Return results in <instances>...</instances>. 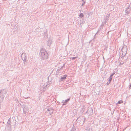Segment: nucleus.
I'll return each instance as SVG.
<instances>
[{"label": "nucleus", "mask_w": 131, "mask_h": 131, "mask_svg": "<svg viewBox=\"0 0 131 131\" xmlns=\"http://www.w3.org/2000/svg\"><path fill=\"white\" fill-rule=\"evenodd\" d=\"M130 11V9L129 7L127 8L125 10V15H128V14H129Z\"/></svg>", "instance_id": "nucleus-7"}, {"label": "nucleus", "mask_w": 131, "mask_h": 131, "mask_svg": "<svg viewBox=\"0 0 131 131\" xmlns=\"http://www.w3.org/2000/svg\"><path fill=\"white\" fill-rule=\"evenodd\" d=\"M66 105V103H64L62 104V105Z\"/></svg>", "instance_id": "nucleus-27"}, {"label": "nucleus", "mask_w": 131, "mask_h": 131, "mask_svg": "<svg viewBox=\"0 0 131 131\" xmlns=\"http://www.w3.org/2000/svg\"><path fill=\"white\" fill-rule=\"evenodd\" d=\"M103 26L102 25H101L100 27H99V29H98V30L97 31V32L95 34V35L94 36H95L96 35V34H97L100 31V30L102 29L103 28Z\"/></svg>", "instance_id": "nucleus-10"}, {"label": "nucleus", "mask_w": 131, "mask_h": 131, "mask_svg": "<svg viewBox=\"0 0 131 131\" xmlns=\"http://www.w3.org/2000/svg\"><path fill=\"white\" fill-rule=\"evenodd\" d=\"M83 3H82V4L81 5V6H83L85 4V3L86 2V1L85 0L84 1V2H83Z\"/></svg>", "instance_id": "nucleus-20"}, {"label": "nucleus", "mask_w": 131, "mask_h": 131, "mask_svg": "<svg viewBox=\"0 0 131 131\" xmlns=\"http://www.w3.org/2000/svg\"><path fill=\"white\" fill-rule=\"evenodd\" d=\"M82 1L83 2H84L85 1H84V0H82Z\"/></svg>", "instance_id": "nucleus-30"}, {"label": "nucleus", "mask_w": 131, "mask_h": 131, "mask_svg": "<svg viewBox=\"0 0 131 131\" xmlns=\"http://www.w3.org/2000/svg\"><path fill=\"white\" fill-rule=\"evenodd\" d=\"M77 57H72V58H71V59H72V60H74V59H75V58H77Z\"/></svg>", "instance_id": "nucleus-25"}, {"label": "nucleus", "mask_w": 131, "mask_h": 131, "mask_svg": "<svg viewBox=\"0 0 131 131\" xmlns=\"http://www.w3.org/2000/svg\"><path fill=\"white\" fill-rule=\"evenodd\" d=\"M26 54L25 53H23L21 54V57L22 60L24 61H26L27 60Z\"/></svg>", "instance_id": "nucleus-3"}, {"label": "nucleus", "mask_w": 131, "mask_h": 131, "mask_svg": "<svg viewBox=\"0 0 131 131\" xmlns=\"http://www.w3.org/2000/svg\"><path fill=\"white\" fill-rule=\"evenodd\" d=\"M45 34L46 35H46H47V33H46Z\"/></svg>", "instance_id": "nucleus-31"}, {"label": "nucleus", "mask_w": 131, "mask_h": 131, "mask_svg": "<svg viewBox=\"0 0 131 131\" xmlns=\"http://www.w3.org/2000/svg\"><path fill=\"white\" fill-rule=\"evenodd\" d=\"M11 123V121L10 118H9L8 120L7 123V125L8 126H10V125Z\"/></svg>", "instance_id": "nucleus-13"}, {"label": "nucleus", "mask_w": 131, "mask_h": 131, "mask_svg": "<svg viewBox=\"0 0 131 131\" xmlns=\"http://www.w3.org/2000/svg\"><path fill=\"white\" fill-rule=\"evenodd\" d=\"M39 54L41 56V58L43 60L47 59L48 58V53L43 48H42L40 50Z\"/></svg>", "instance_id": "nucleus-1"}, {"label": "nucleus", "mask_w": 131, "mask_h": 131, "mask_svg": "<svg viewBox=\"0 0 131 131\" xmlns=\"http://www.w3.org/2000/svg\"><path fill=\"white\" fill-rule=\"evenodd\" d=\"M75 130L76 129L74 127V126H73V127L72 128L70 131H75Z\"/></svg>", "instance_id": "nucleus-15"}, {"label": "nucleus", "mask_w": 131, "mask_h": 131, "mask_svg": "<svg viewBox=\"0 0 131 131\" xmlns=\"http://www.w3.org/2000/svg\"><path fill=\"white\" fill-rule=\"evenodd\" d=\"M88 112V113L90 115L93 114V110L91 108H90V109H89L86 112Z\"/></svg>", "instance_id": "nucleus-9"}, {"label": "nucleus", "mask_w": 131, "mask_h": 131, "mask_svg": "<svg viewBox=\"0 0 131 131\" xmlns=\"http://www.w3.org/2000/svg\"><path fill=\"white\" fill-rule=\"evenodd\" d=\"M123 102V101L122 100H120L118 101V104H121Z\"/></svg>", "instance_id": "nucleus-21"}, {"label": "nucleus", "mask_w": 131, "mask_h": 131, "mask_svg": "<svg viewBox=\"0 0 131 131\" xmlns=\"http://www.w3.org/2000/svg\"><path fill=\"white\" fill-rule=\"evenodd\" d=\"M124 56L119 57L118 60L120 64L122 65L125 63L124 60Z\"/></svg>", "instance_id": "nucleus-4"}, {"label": "nucleus", "mask_w": 131, "mask_h": 131, "mask_svg": "<svg viewBox=\"0 0 131 131\" xmlns=\"http://www.w3.org/2000/svg\"><path fill=\"white\" fill-rule=\"evenodd\" d=\"M52 41L51 39V40H49L47 41V46H50L51 44L52 43Z\"/></svg>", "instance_id": "nucleus-11"}, {"label": "nucleus", "mask_w": 131, "mask_h": 131, "mask_svg": "<svg viewBox=\"0 0 131 131\" xmlns=\"http://www.w3.org/2000/svg\"><path fill=\"white\" fill-rule=\"evenodd\" d=\"M23 97H24V98L25 99H28L30 97L29 96H28V97H26V96H25V97H24V96H23Z\"/></svg>", "instance_id": "nucleus-26"}, {"label": "nucleus", "mask_w": 131, "mask_h": 131, "mask_svg": "<svg viewBox=\"0 0 131 131\" xmlns=\"http://www.w3.org/2000/svg\"><path fill=\"white\" fill-rule=\"evenodd\" d=\"M0 92L2 94L1 95L2 96V97L4 98V95H3V94H5L7 93V91L5 89H3L0 91Z\"/></svg>", "instance_id": "nucleus-5"}, {"label": "nucleus", "mask_w": 131, "mask_h": 131, "mask_svg": "<svg viewBox=\"0 0 131 131\" xmlns=\"http://www.w3.org/2000/svg\"><path fill=\"white\" fill-rule=\"evenodd\" d=\"M67 77V76L66 75H64L63 77H61V78L60 79V81H62L64 80Z\"/></svg>", "instance_id": "nucleus-6"}, {"label": "nucleus", "mask_w": 131, "mask_h": 131, "mask_svg": "<svg viewBox=\"0 0 131 131\" xmlns=\"http://www.w3.org/2000/svg\"><path fill=\"white\" fill-rule=\"evenodd\" d=\"M110 83L109 82H107V84L108 85H109L110 84Z\"/></svg>", "instance_id": "nucleus-29"}, {"label": "nucleus", "mask_w": 131, "mask_h": 131, "mask_svg": "<svg viewBox=\"0 0 131 131\" xmlns=\"http://www.w3.org/2000/svg\"><path fill=\"white\" fill-rule=\"evenodd\" d=\"M25 109H26V108H25V107L23 109V112L24 114H25L26 113V112L25 111Z\"/></svg>", "instance_id": "nucleus-22"}, {"label": "nucleus", "mask_w": 131, "mask_h": 131, "mask_svg": "<svg viewBox=\"0 0 131 131\" xmlns=\"http://www.w3.org/2000/svg\"><path fill=\"white\" fill-rule=\"evenodd\" d=\"M70 98H69V99H67V100H66L64 101V100L62 101V102L66 103L70 101Z\"/></svg>", "instance_id": "nucleus-14"}, {"label": "nucleus", "mask_w": 131, "mask_h": 131, "mask_svg": "<svg viewBox=\"0 0 131 131\" xmlns=\"http://www.w3.org/2000/svg\"><path fill=\"white\" fill-rule=\"evenodd\" d=\"M64 65V64L63 66H61V68L58 67L57 70H60L61 69L63 68V67Z\"/></svg>", "instance_id": "nucleus-19"}, {"label": "nucleus", "mask_w": 131, "mask_h": 131, "mask_svg": "<svg viewBox=\"0 0 131 131\" xmlns=\"http://www.w3.org/2000/svg\"><path fill=\"white\" fill-rule=\"evenodd\" d=\"M124 62H125L126 61H127V59H128V58L127 57H124Z\"/></svg>", "instance_id": "nucleus-17"}, {"label": "nucleus", "mask_w": 131, "mask_h": 131, "mask_svg": "<svg viewBox=\"0 0 131 131\" xmlns=\"http://www.w3.org/2000/svg\"><path fill=\"white\" fill-rule=\"evenodd\" d=\"M46 112L47 113H49L50 115H51L53 113V111L50 108L48 109Z\"/></svg>", "instance_id": "nucleus-8"}, {"label": "nucleus", "mask_w": 131, "mask_h": 131, "mask_svg": "<svg viewBox=\"0 0 131 131\" xmlns=\"http://www.w3.org/2000/svg\"><path fill=\"white\" fill-rule=\"evenodd\" d=\"M127 51V46L125 45H124L121 49V51L123 56H125L126 55Z\"/></svg>", "instance_id": "nucleus-2"}, {"label": "nucleus", "mask_w": 131, "mask_h": 131, "mask_svg": "<svg viewBox=\"0 0 131 131\" xmlns=\"http://www.w3.org/2000/svg\"><path fill=\"white\" fill-rule=\"evenodd\" d=\"M107 21V18L106 19V20L105 19H104V20L102 22V25L104 26V25H105Z\"/></svg>", "instance_id": "nucleus-12"}, {"label": "nucleus", "mask_w": 131, "mask_h": 131, "mask_svg": "<svg viewBox=\"0 0 131 131\" xmlns=\"http://www.w3.org/2000/svg\"><path fill=\"white\" fill-rule=\"evenodd\" d=\"M112 80V79L110 78H109L108 80V81L110 83V82H111V80Z\"/></svg>", "instance_id": "nucleus-24"}, {"label": "nucleus", "mask_w": 131, "mask_h": 131, "mask_svg": "<svg viewBox=\"0 0 131 131\" xmlns=\"http://www.w3.org/2000/svg\"><path fill=\"white\" fill-rule=\"evenodd\" d=\"M129 88V89H130V88H131V83L130 84V86Z\"/></svg>", "instance_id": "nucleus-28"}, {"label": "nucleus", "mask_w": 131, "mask_h": 131, "mask_svg": "<svg viewBox=\"0 0 131 131\" xmlns=\"http://www.w3.org/2000/svg\"><path fill=\"white\" fill-rule=\"evenodd\" d=\"M115 74V72L112 73L111 75L109 78H110L112 79L113 76V75Z\"/></svg>", "instance_id": "nucleus-16"}, {"label": "nucleus", "mask_w": 131, "mask_h": 131, "mask_svg": "<svg viewBox=\"0 0 131 131\" xmlns=\"http://www.w3.org/2000/svg\"><path fill=\"white\" fill-rule=\"evenodd\" d=\"M79 16L80 18H82L84 16V15L82 13H81L80 14Z\"/></svg>", "instance_id": "nucleus-18"}, {"label": "nucleus", "mask_w": 131, "mask_h": 131, "mask_svg": "<svg viewBox=\"0 0 131 131\" xmlns=\"http://www.w3.org/2000/svg\"><path fill=\"white\" fill-rule=\"evenodd\" d=\"M109 16V15H108V16H106V17L105 18V19H106V20L107 18V20H108V18Z\"/></svg>", "instance_id": "nucleus-23"}]
</instances>
